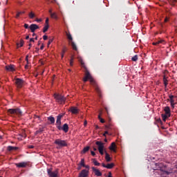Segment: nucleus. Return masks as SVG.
<instances>
[{
	"label": "nucleus",
	"instance_id": "nucleus-1",
	"mask_svg": "<svg viewBox=\"0 0 177 177\" xmlns=\"http://www.w3.org/2000/svg\"><path fill=\"white\" fill-rule=\"evenodd\" d=\"M77 59L81 63L82 66H83L84 68H85L86 70L85 76L83 79L84 82H86V81L88 80L91 82V85H94L96 92H97V93H100V88H99V87L96 85V82H95V80L93 79V77H92V75H91L88 69H86V66H85V63H84L82 58H81V57H78Z\"/></svg>",
	"mask_w": 177,
	"mask_h": 177
},
{
	"label": "nucleus",
	"instance_id": "nucleus-2",
	"mask_svg": "<svg viewBox=\"0 0 177 177\" xmlns=\"http://www.w3.org/2000/svg\"><path fill=\"white\" fill-rule=\"evenodd\" d=\"M54 97L56 102H57V103L59 104H64V103L66 102V97L60 94L55 93Z\"/></svg>",
	"mask_w": 177,
	"mask_h": 177
},
{
	"label": "nucleus",
	"instance_id": "nucleus-3",
	"mask_svg": "<svg viewBox=\"0 0 177 177\" xmlns=\"http://www.w3.org/2000/svg\"><path fill=\"white\" fill-rule=\"evenodd\" d=\"M55 145H57V146H58L57 147V149H60L62 147H66V146H67V141L58 138L55 140Z\"/></svg>",
	"mask_w": 177,
	"mask_h": 177
},
{
	"label": "nucleus",
	"instance_id": "nucleus-4",
	"mask_svg": "<svg viewBox=\"0 0 177 177\" xmlns=\"http://www.w3.org/2000/svg\"><path fill=\"white\" fill-rule=\"evenodd\" d=\"M95 145H97V149L100 154L103 156L104 154V143L102 142L101 141H97Z\"/></svg>",
	"mask_w": 177,
	"mask_h": 177
},
{
	"label": "nucleus",
	"instance_id": "nucleus-5",
	"mask_svg": "<svg viewBox=\"0 0 177 177\" xmlns=\"http://www.w3.org/2000/svg\"><path fill=\"white\" fill-rule=\"evenodd\" d=\"M8 114L18 115L19 117L21 116L22 112L20 109H10L8 110Z\"/></svg>",
	"mask_w": 177,
	"mask_h": 177
},
{
	"label": "nucleus",
	"instance_id": "nucleus-6",
	"mask_svg": "<svg viewBox=\"0 0 177 177\" xmlns=\"http://www.w3.org/2000/svg\"><path fill=\"white\" fill-rule=\"evenodd\" d=\"M47 174L49 177H57L59 175V170L55 169L53 171L52 168L47 169Z\"/></svg>",
	"mask_w": 177,
	"mask_h": 177
},
{
	"label": "nucleus",
	"instance_id": "nucleus-7",
	"mask_svg": "<svg viewBox=\"0 0 177 177\" xmlns=\"http://www.w3.org/2000/svg\"><path fill=\"white\" fill-rule=\"evenodd\" d=\"M67 38L69 39L71 42V45L74 50H77V46L75 45V43L73 41V37L71 36V34L70 33H66Z\"/></svg>",
	"mask_w": 177,
	"mask_h": 177
},
{
	"label": "nucleus",
	"instance_id": "nucleus-8",
	"mask_svg": "<svg viewBox=\"0 0 177 177\" xmlns=\"http://www.w3.org/2000/svg\"><path fill=\"white\" fill-rule=\"evenodd\" d=\"M15 84L17 85V88H23V86L24 85V80L20 78H16Z\"/></svg>",
	"mask_w": 177,
	"mask_h": 177
},
{
	"label": "nucleus",
	"instance_id": "nucleus-9",
	"mask_svg": "<svg viewBox=\"0 0 177 177\" xmlns=\"http://www.w3.org/2000/svg\"><path fill=\"white\" fill-rule=\"evenodd\" d=\"M89 176V171L82 169L81 172L79 173L78 177H88Z\"/></svg>",
	"mask_w": 177,
	"mask_h": 177
},
{
	"label": "nucleus",
	"instance_id": "nucleus-10",
	"mask_svg": "<svg viewBox=\"0 0 177 177\" xmlns=\"http://www.w3.org/2000/svg\"><path fill=\"white\" fill-rule=\"evenodd\" d=\"M62 117H63V115H59L57 117L56 125L58 129H60V125H62Z\"/></svg>",
	"mask_w": 177,
	"mask_h": 177
},
{
	"label": "nucleus",
	"instance_id": "nucleus-11",
	"mask_svg": "<svg viewBox=\"0 0 177 177\" xmlns=\"http://www.w3.org/2000/svg\"><path fill=\"white\" fill-rule=\"evenodd\" d=\"M6 70L13 73V71H16V68L15 67V65L10 64L6 66Z\"/></svg>",
	"mask_w": 177,
	"mask_h": 177
},
{
	"label": "nucleus",
	"instance_id": "nucleus-12",
	"mask_svg": "<svg viewBox=\"0 0 177 177\" xmlns=\"http://www.w3.org/2000/svg\"><path fill=\"white\" fill-rule=\"evenodd\" d=\"M29 28L31 32H35V30H38V28H39V26H38V25L37 24H32L29 26Z\"/></svg>",
	"mask_w": 177,
	"mask_h": 177
},
{
	"label": "nucleus",
	"instance_id": "nucleus-13",
	"mask_svg": "<svg viewBox=\"0 0 177 177\" xmlns=\"http://www.w3.org/2000/svg\"><path fill=\"white\" fill-rule=\"evenodd\" d=\"M15 165L17 167V168H26V167L28 165V163L26 162H21L19 163H16Z\"/></svg>",
	"mask_w": 177,
	"mask_h": 177
},
{
	"label": "nucleus",
	"instance_id": "nucleus-14",
	"mask_svg": "<svg viewBox=\"0 0 177 177\" xmlns=\"http://www.w3.org/2000/svg\"><path fill=\"white\" fill-rule=\"evenodd\" d=\"M92 170L94 172L95 176H102V174L101 173L100 170L95 169V167H92Z\"/></svg>",
	"mask_w": 177,
	"mask_h": 177
},
{
	"label": "nucleus",
	"instance_id": "nucleus-15",
	"mask_svg": "<svg viewBox=\"0 0 177 177\" xmlns=\"http://www.w3.org/2000/svg\"><path fill=\"white\" fill-rule=\"evenodd\" d=\"M102 165L104 168H106L107 169H111L114 167V163H109L107 165L102 163Z\"/></svg>",
	"mask_w": 177,
	"mask_h": 177
},
{
	"label": "nucleus",
	"instance_id": "nucleus-16",
	"mask_svg": "<svg viewBox=\"0 0 177 177\" xmlns=\"http://www.w3.org/2000/svg\"><path fill=\"white\" fill-rule=\"evenodd\" d=\"M169 102H170V104L171 106V107L174 109V107H175V100H174V95H169Z\"/></svg>",
	"mask_w": 177,
	"mask_h": 177
},
{
	"label": "nucleus",
	"instance_id": "nucleus-17",
	"mask_svg": "<svg viewBox=\"0 0 177 177\" xmlns=\"http://www.w3.org/2000/svg\"><path fill=\"white\" fill-rule=\"evenodd\" d=\"M117 147V146L115 145V142H112L111 146L109 147V150H111V151H113L114 153H115L117 151L115 150V148Z\"/></svg>",
	"mask_w": 177,
	"mask_h": 177
},
{
	"label": "nucleus",
	"instance_id": "nucleus-18",
	"mask_svg": "<svg viewBox=\"0 0 177 177\" xmlns=\"http://www.w3.org/2000/svg\"><path fill=\"white\" fill-rule=\"evenodd\" d=\"M165 114L167 115L168 116H171V109H169V106H166L164 109Z\"/></svg>",
	"mask_w": 177,
	"mask_h": 177
},
{
	"label": "nucleus",
	"instance_id": "nucleus-19",
	"mask_svg": "<svg viewBox=\"0 0 177 177\" xmlns=\"http://www.w3.org/2000/svg\"><path fill=\"white\" fill-rule=\"evenodd\" d=\"M71 112L72 114H78V109L75 106H72L71 108Z\"/></svg>",
	"mask_w": 177,
	"mask_h": 177
},
{
	"label": "nucleus",
	"instance_id": "nucleus-20",
	"mask_svg": "<svg viewBox=\"0 0 177 177\" xmlns=\"http://www.w3.org/2000/svg\"><path fill=\"white\" fill-rule=\"evenodd\" d=\"M105 160L107 162H110V161H111V158L107 152L105 153Z\"/></svg>",
	"mask_w": 177,
	"mask_h": 177
},
{
	"label": "nucleus",
	"instance_id": "nucleus-21",
	"mask_svg": "<svg viewBox=\"0 0 177 177\" xmlns=\"http://www.w3.org/2000/svg\"><path fill=\"white\" fill-rule=\"evenodd\" d=\"M62 129H63L66 133L68 132V124H64L63 125Z\"/></svg>",
	"mask_w": 177,
	"mask_h": 177
},
{
	"label": "nucleus",
	"instance_id": "nucleus-22",
	"mask_svg": "<svg viewBox=\"0 0 177 177\" xmlns=\"http://www.w3.org/2000/svg\"><path fill=\"white\" fill-rule=\"evenodd\" d=\"M50 17L52 19H55V20H57V19H59V17H57V14H56V12L51 13Z\"/></svg>",
	"mask_w": 177,
	"mask_h": 177
},
{
	"label": "nucleus",
	"instance_id": "nucleus-23",
	"mask_svg": "<svg viewBox=\"0 0 177 177\" xmlns=\"http://www.w3.org/2000/svg\"><path fill=\"white\" fill-rule=\"evenodd\" d=\"M169 117H171V116H168L166 114H162V121H164V122H165V121H167V118H169Z\"/></svg>",
	"mask_w": 177,
	"mask_h": 177
},
{
	"label": "nucleus",
	"instance_id": "nucleus-24",
	"mask_svg": "<svg viewBox=\"0 0 177 177\" xmlns=\"http://www.w3.org/2000/svg\"><path fill=\"white\" fill-rule=\"evenodd\" d=\"M86 151H89V147H86L83 149V150L82 151V154H85V153H86Z\"/></svg>",
	"mask_w": 177,
	"mask_h": 177
},
{
	"label": "nucleus",
	"instance_id": "nucleus-25",
	"mask_svg": "<svg viewBox=\"0 0 177 177\" xmlns=\"http://www.w3.org/2000/svg\"><path fill=\"white\" fill-rule=\"evenodd\" d=\"M48 120L50 122V124H55V118L50 116L48 118Z\"/></svg>",
	"mask_w": 177,
	"mask_h": 177
},
{
	"label": "nucleus",
	"instance_id": "nucleus-26",
	"mask_svg": "<svg viewBox=\"0 0 177 177\" xmlns=\"http://www.w3.org/2000/svg\"><path fill=\"white\" fill-rule=\"evenodd\" d=\"M163 82L165 88H167V85H168V80H167V77H165V76H164L163 77Z\"/></svg>",
	"mask_w": 177,
	"mask_h": 177
},
{
	"label": "nucleus",
	"instance_id": "nucleus-27",
	"mask_svg": "<svg viewBox=\"0 0 177 177\" xmlns=\"http://www.w3.org/2000/svg\"><path fill=\"white\" fill-rule=\"evenodd\" d=\"M24 13H26V12L22 11V12H18L16 15V19H19V17H20V15H24Z\"/></svg>",
	"mask_w": 177,
	"mask_h": 177
},
{
	"label": "nucleus",
	"instance_id": "nucleus-28",
	"mask_svg": "<svg viewBox=\"0 0 177 177\" xmlns=\"http://www.w3.org/2000/svg\"><path fill=\"white\" fill-rule=\"evenodd\" d=\"M93 162L94 165H95L96 167H99V165H100V163L99 162H97V160H96V159H93Z\"/></svg>",
	"mask_w": 177,
	"mask_h": 177
},
{
	"label": "nucleus",
	"instance_id": "nucleus-29",
	"mask_svg": "<svg viewBox=\"0 0 177 177\" xmlns=\"http://www.w3.org/2000/svg\"><path fill=\"white\" fill-rule=\"evenodd\" d=\"M23 45H24V41L23 40H21L19 44H17V48H21Z\"/></svg>",
	"mask_w": 177,
	"mask_h": 177
},
{
	"label": "nucleus",
	"instance_id": "nucleus-30",
	"mask_svg": "<svg viewBox=\"0 0 177 177\" xmlns=\"http://www.w3.org/2000/svg\"><path fill=\"white\" fill-rule=\"evenodd\" d=\"M49 29V25H45L43 28V32H46Z\"/></svg>",
	"mask_w": 177,
	"mask_h": 177
},
{
	"label": "nucleus",
	"instance_id": "nucleus-31",
	"mask_svg": "<svg viewBox=\"0 0 177 177\" xmlns=\"http://www.w3.org/2000/svg\"><path fill=\"white\" fill-rule=\"evenodd\" d=\"M28 17L30 19H33L34 17H35V14L33 12H30L28 15Z\"/></svg>",
	"mask_w": 177,
	"mask_h": 177
},
{
	"label": "nucleus",
	"instance_id": "nucleus-32",
	"mask_svg": "<svg viewBox=\"0 0 177 177\" xmlns=\"http://www.w3.org/2000/svg\"><path fill=\"white\" fill-rule=\"evenodd\" d=\"M80 165V167H85V160L84 159H81Z\"/></svg>",
	"mask_w": 177,
	"mask_h": 177
},
{
	"label": "nucleus",
	"instance_id": "nucleus-33",
	"mask_svg": "<svg viewBox=\"0 0 177 177\" xmlns=\"http://www.w3.org/2000/svg\"><path fill=\"white\" fill-rule=\"evenodd\" d=\"M16 147H12V146H9V147H8V151H12V150H16Z\"/></svg>",
	"mask_w": 177,
	"mask_h": 177
},
{
	"label": "nucleus",
	"instance_id": "nucleus-34",
	"mask_svg": "<svg viewBox=\"0 0 177 177\" xmlns=\"http://www.w3.org/2000/svg\"><path fill=\"white\" fill-rule=\"evenodd\" d=\"M131 60L133 62H136L138 61V55H134L132 58H131Z\"/></svg>",
	"mask_w": 177,
	"mask_h": 177
},
{
	"label": "nucleus",
	"instance_id": "nucleus-35",
	"mask_svg": "<svg viewBox=\"0 0 177 177\" xmlns=\"http://www.w3.org/2000/svg\"><path fill=\"white\" fill-rule=\"evenodd\" d=\"M73 63H74V56H72L70 61V66H73Z\"/></svg>",
	"mask_w": 177,
	"mask_h": 177
},
{
	"label": "nucleus",
	"instance_id": "nucleus-36",
	"mask_svg": "<svg viewBox=\"0 0 177 177\" xmlns=\"http://www.w3.org/2000/svg\"><path fill=\"white\" fill-rule=\"evenodd\" d=\"M98 118L100 120V122L102 123V124H104V119L102 118V117H100V115L98 116Z\"/></svg>",
	"mask_w": 177,
	"mask_h": 177
},
{
	"label": "nucleus",
	"instance_id": "nucleus-37",
	"mask_svg": "<svg viewBox=\"0 0 177 177\" xmlns=\"http://www.w3.org/2000/svg\"><path fill=\"white\" fill-rule=\"evenodd\" d=\"M53 42V38L49 39L48 42V46H49V45H50V44Z\"/></svg>",
	"mask_w": 177,
	"mask_h": 177
},
{
	"label": "nucleus",
	"instance_id": "nucleus-38",
	"mask_svg": "<svg viewBox=\"0 0 177 177\" xmlns=\"http://www.w3.org/2000/svg\"><path fill=\"white\" fill-rule=\"evenodd\" d=\"M84 168H86L84 170H88L89 172V165H84Z\"/></svg>",
	"mask_w": 177,
	"mask_h": 177
},
{
	"label": "nucleus",
	"instance_id": "nucleus-39",
	"mask_svg": "<svg viewBox=\"0 0 177 177\" xmlns=\"http://www.w3.org/2000/svg\"><path fill=\"white\" fill-rule=\"evenodd\" d=\"M45 26H49V19L46 18V25Z\"/></svg>",
	"mask_w": 177,
	"mask_h": 177
},
{
	"label": "nucleus",
	"instance_id": "nucleus-40",
	"mask_svg": "<svg viewBox=\"0 0 177 177\" xmlns=\"http://www.w3.org/2000/svg\"><path fill=\"white\" fill-rule=\"evenodd\" d=\"M159 44H161L160 41H156V42H153V45H158Z\"/></svg>",
	"mask_w": 177,
	"mask_h": 177
},
{
	"label": "nucleus",
	"instance_id": "nucleus-41",
	"mask_svg": "<svg viewBox=\"0 0 177 177\" xmlns=\"http://www.w3.org/2000/svg\"><path fill=\"white\" fill-rule=\"evenodd\" d=\"M43 39H44V41H46V39H48V36L44 35L43 36Z\"/></svg>",
	"mask_w": 177,
	"mask_h": 177
},
{
	"label": "nucleus",
	"instance_id": "nucleus-42",
	"mask_svg": "<svg viewBox=\"0 0 177 177\" xmlns=\"http://www.w3.org/2000/svg\"><path fill=\"white\" fill-rule=\"evenodd\" d=\"M106 177H113V175L111 174V172H109L108 176Z\"/></svg>",
	"mask_w": 177,
	"mask_h": 177
},
{
	"label": "nucleus",
	"instance_id": "nucleus-43",
	"mask_svg": "<svg viewBox=\"0 0 177 177\" xmlns=\"http://www.w3.org/2000/svg\"><path fill=\"white\" fill-rule=\"evenodd\" d=\"M87 124H88V122L86 120H85L84 122V127H86Z\"/></svg>",
	"mask_w": 177,
	"mask_h": 177
},
{
	"label": "nucleus",
	"instance_id": "nucleus-44",
	"mask_svg": "<svg viewBox=\"0 0 177 177\" xmlns=\"http://www.w3.org/2000/svg\"><path fill=\"white\" fill-rule=\"evenodd\" d=\"M107 134H109V131H105L103 134V136H106Z\"/></svg>",
	"mask_w": 177,
	"mask_h": 177
},
{
	"label": "nucleus",
	"instance_id": "nucleus-45",
	"mask_svg": "<svg viewBox=\"0 0 177 177\" xmlns=\"http://www.w3.org/2000/svg\"><path fill=\"white\" fill-rule=\"evenodd\" d=\"M30 42H35L34 38H30Z\"/></svg>",
	"mask_w": 177,
	"mask_h": 177
},
{
	"label": "nucleus",
	"instance_id": "nucleus-46",
	"mask_svg": "<svg viewBox=\"0 0 177 177\" xmlns=\"http://www.w3.org/2000/svg\"><path fill=\"white\" fill-rule=\"evenodd\" d=\"M24 27H25L26 28H28V24H24Z\"/></svg>",
	"mask_w": 177,
	"mask_h": 177
},
{
	"label": "nucleus",
	"instance_id": "nucleus-47",
	"mask_svg": "<svg viewBox=\"0 0 177 177\" xmlns=\"http://www.w3.org/2000/svg\"><path fill=\"white\" fill-rule=\"evenodd\" d=\"M91 155H93V156H95V155H96V153H95L94 151H91Z\"/></svg>",
	"mask_w": 177,
	"mask_h": 177
},
{
	"label": "nucleus",
	"instance_id": "nucleus-48",
	"mask_svg": "<svg viewBox=\"0 0 177 177\" xmlns=\"http://www.w3.org/2000/svg\"><path fill=\"white\" fill-rule=\"evenodd\" d=\"M26 60L27 63H28V55H27V56L26 57Z\"/></svg>",
	"mask_w": 177,
	"mask_h": 177
},
{
	"label": "nucleus",
	"instance_id": "nucleus-49",
	"mask_svg": "<svg viewBox=\"0 0 177 177\" xmlns=\"http://www.w3.org/2000/svg\"><path fill=\"white\" fill-rule=\"evenodd\" d=\"M66 49L64 48L63 50H62V53H64V54L66 53Z\"/></svg>",
	"mask_w": 177,
	"mask_h": 177
},
{
	"label": "nucleus",
	"instance_id": "nucleus-50",
	"mask_svg": "<svg viewBox=\"0 0 177 177\" xmlns=\"http://www.w3.org/2000/svg\"><path fill=\"white\" fill-rule=\"evenodd\" d=\"M28 148H29V149H34V146L30 145V146L28 147Z\"/></svg>",
	"mask_w": 177,
	"mask_h": 177
},
{
	"label": "nucleus",
	"instance_id": "nucleus-51",
	"mask_svg": "<svg viewBox=\"0 0 177 177\" xmlns=\"http://www.w3.org/2000/svg\"><path fill=\"white\" fill-rule=\"evenodd\" d=\"M36 21H37V22L42 21V19H36Z\"/></svg>",
	"mask_w": 177,
	"mask_h": 177
},
{
	"label": "nucleus",
	"instance_id": "nucleus-52",
	"mask_svg": "<svg viewBox=\"0 0 177 177\" xmlns=\"http://www.w3.org/2000/svg\"><path fill=\"white\" fill-rule=\"evenodd\" d=\"M48 12H49L50 15H52V13H53V12H52V9L49 10Z\"/></svg>",
	"mask_w": 177,
	"mask_h": 177
},
{
	"label": "nucleus",
	"instance_id": "nucleus-53",
	"mask_svg": "<svg viewBox=\"0 0 177 177\" xmlns=\"http://www.w3.org/2000/svg\"><path fill=\"white\" fill-rule=\"evenodd\" d=\"M169 2H176V0H169Z\"/></svg>",
	"mask_w": 177,
	"mask_h": 177
},
{
	"label": "nucleus",
	"instance_id": "nucleus-54",
	"mask_svg": "<svg viewBox=\"0 0 177 177\" xmlns=\"http://www.w3.org/2000/svg\"><path fill=\"white\" fill-rule=\"evenodd\" d=\"M167 21H168V18L166 17V18L165 19V22L167 23Z\"/></svg>",
	"mask_w": 177,
	"mask_h": 177
},
{
	"label": "nucleus",
	"instance_id": "nucleus-55",
	"mask_svg": "<svg viewBox=\"0 0 177 177\" xmlns=\"http://www.w3.org/2000/svg\"><path fill=\"white\" fill-rule=\"evenodd\" d=\"M165 174H166L167 175H169V172L168 171H165Z\"/></svg>",
	"mask_w": 177,
	"mask_h": 177
},
{
	"label": "nucleus",
	"instance_id": "nucleus-56",
	"mask_svg": "<svg viewBox=\"0 0 177 177\" xmlns=\"http://www.w3.org/2000/svg\"><path fill=\"white\" fill-rule=\"evenodd\" d=\"M29 38H30V36L28 35L26 37V39H28Z\"/></svg>",
	"mask_w": 177,
	"mask_h": 177
},
{
	"label": "nucleus",
	"instance_id": "nucleus-57",
	"mask_svg": "<svg viewBox=\"0 0 177 177\" xmlns=\"http://www.w3.org/2000/svg\"><path fill=\"white\" fill-rule=\"evenodd\" d=\"M63 57H64V53L62 54V59H63Z\"/></svg>",
	"mask_w": 177,
	"mask_h": 177
},
{
	"label": "nucleus",
	"instance_id": "nucleus-58",
	"mask_svg": "<svg viewBox=\"0 0 177 177\" xmlns=\"http://www.w3.org/2000/svg\"><path fill=\"white\" fill-rule=\"evenodd\" d=\"M77 169H78V171H80L81 169V166L78 167Z\"/></svg>",
	"mask_w": 177,
	"mask_h": 177
},
{
	"label": "nucleus",
	"instance_id": "nucleus-59",
	"mask_svg": "<svg viewBox=\"0 0 177 177\" xmlns=\"http://www.w3.org/2000/svg\"><path fill=\"white\" fill-rule=\"evenodd\" d=\"M40 49H44V46H41Z\"/></svg>",
	"mask_w": 177,
	"mask_h": 177
},
{
	"label": "nucleus",
	"instance_id": "nucleus-60",
	"mask_svg": "<svg viewBox=\"0 0 177 177\" xmlns=\"http://www.w3.org/2000/svg\"><path fill=\"white\" fill-rule=\"evenodd\" d=\"M35 39H36V40L38 39V36H36Z\"/></svg>",
	"mask_w": 177,
	"mask_h": 177
},
{
	"label": "nucleus",
	"instance_id": "nucleus-61",
	"mask_svg": "<svg viewBox=\"0 0 177 177\" xmlns=\"http://www.w3.org/2000/svg\"><path fill=\"white\" fill-rule=\"evenodd\" d=\"M94 151H96L97 149L96 148H93Z\"/></svg>",
	"mask_w": 177,
	"mask_h": 177
},
{
	"label": "nucleus",
	"instance_id": "nucleus-62",
	"mask_svg": "<svg viewBox=\"0 0 177 177\" xmlns=\"http://www.w3.org/2000/svg\"><path fill=\"white\" fill-rule=\"evenodd\" d=\"M35 32H33V34H32V37H35Z\"/></svg>",
	"mask_w": 177,
	"mask_h": 177
},
{
	"label": "nucleus",
	"instance_id": "nucleus-63",
	"mask_svg": "<svg viewBox=\"0 0 177 177\" xmlns=\"http://www.w3.org/2000/svg\"><path fill=\"white\" fill-rule=\"evenodd\" d=\"M28 66H27V65L25 66V68H28Z\"/></svg>",
	"mask_w": 177,
	"mask_h": 177
},
{
	"label": "nucleus",
	"instance_id": "nucleus-64",
	"mask_svg": "<svg viewBox=\"0 0 177 177\" xmlns=\"http://www.w3.org/2000/svg\"><path fill=\"white\" fill-rule=\"evenodd\" d=\"M160 171H162V167H160Z\"/></svg>",
	"mask_w": 177,
	"mask_h": 177
}]
</instances>
